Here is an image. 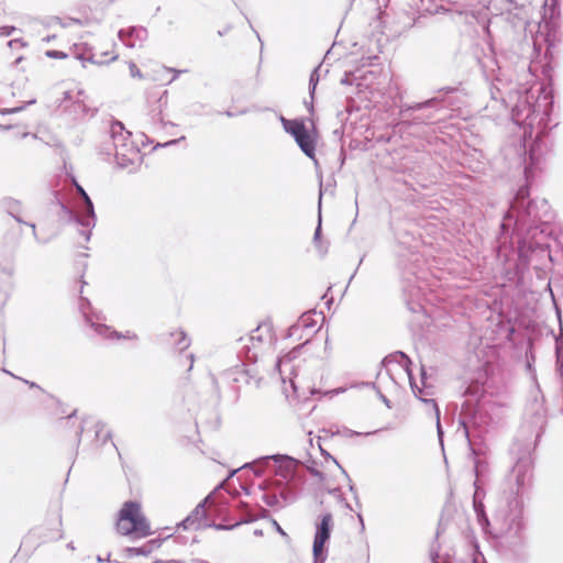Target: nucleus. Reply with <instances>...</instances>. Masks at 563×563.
Returning <instances> with one entry per match:
<instances>
[{"label": "nucleus", "mask_w": 563, "mask_h": 563, "mask_svg": "<svg viewBox=\"0 0 563 563\" xmlns=\"http://www.w3.org/2000/svg\"><path fill=\"white\" fill-rule=\"evenodd\" d=\"M527 154L528 162L526 161L523 169L525 184L518 188L510 200L509 209L500 223L503 234L506 235L511 231L510 241H514L515 238L531 236V234L538 233L552 234L551 224L554 220V212L548 200L530 198V181L533 178V169L538 166L542 156L537 153L536 145Z\"/></svg>", "instance_id": "1"}, {"label": "nucleus", "mask_w": 563, "mask_h": 563, "mask_svg": "<svg viewBox=\"0 0 563 563\" xmlns=\"http://www.w3.org/2000/svg\"><path fill=\"white\" fill-rule=\"evenodd\" d=\"M299 464V460L287 454L264 455L245 463L240 468L232 470L228 477H232L242 470H252L257 477L269 472L272 476L257 487L262 493V499L269 507H284L297 498V492L301 484L297 472Z\"/></svg>", "instance_id": "2"}, {"label": "nucleus", "mask_w": 563, "mask_h": 563, "mask_svg": "<svg viewBox=\"0 0 563 563\" xmlns=\"http://www.w3.org/2000/svg\"><path fill=\"white\" fill-rule=\"evenodd\" d=\"M525 529L522 503L512 498L506 509L497 512L490 531L484 534L499 554L519 559L526 554L527 549Z\"/></svg>", "instance_id": "3"}, {"label": "nucleus", "mask_w": 563, "mask_h": 563, "mask_svg": "<svg viewBox=\"0 0 563 563\" xmlns=\"http://www.w3.org/2000/svg\"><path fill=\"white\" fill-rule=\"evenodd\" d=\"M460 86H445L437 90V95L428 100L413 103H401L399 115L402 123L409 125L433 124L440 118L437 117L442 110L459 107L462 101L455 96Z\"/></svg>", "instance_id": "4"}, {"label": "nucleus", "mask_w": 563, "mask_h": 563, "mask_svg": "<svg viewBox=\"0 0 563 563\" xmlns=\"http://www.w3.org/2000/svg\"><path fill=\"white\" fill-rule=\"evenodd\" d=\"M493 404L481 397L465 399L459 413V424L467 440L470 451L475 453V445L482 444V438L494 423L492 415Z\"/></svg>", "instance_id": "5"}, {"label": "nucleus", "mask_w": 563, "mask_h": 563, "mask_svg": "<svg viewBox=\"0 0 563 563\" xmlns=\"http://www.w3.org/2000/svg\"><path fill=\"white\" fill-rule=\"evenodd\" d=\"M534 97H530L527 93L519 95L516 103L511 107V120L512 122L521 128L533 129L534 124L538 125V132L536 140L530 144L528 152L531 150L533 145H536L537 153L539 156H543L544 151L547 150V144L543 141V137L548 134V125L547 121L550 120V113L548 112V104L543 110L542 114L539 113L537 107H540V103L534 104Z\"/></svg>", "instance_id": "6"}, {"label": "nucleus", "mask_w": 563, "mask_h": 563, "mask_svg": "<svg viewBox=\"0 0 563 563\" xmlns=\"http://www.w3.org/2000/svg\"><path fill=\"white\" fill-rule=\"evenodd\" d=\"M551 234H531V236H519L511 241V244H516L515 253L517 261L515 264V274L521 279L525 276L529 265L534 263V267L544 265L545 262L552 263V256L548 239Z\"/></svg>", "instance_id": "7"}, {"label": "nucleus", "mask_w": 563, "mask_h": 563, "mask_svg": "<svg viewBox=\"0 0 563 563\" xmlns=\"http://www.w3.org/2000/svg\"><path fill=\"white\" fill-rule=\"evenodd\" d=\"M115 529L121 536L146 538L152 534L150 522L136 500L123 503L117 515Z\"/></svg>", "instance_id": "8"}, {"label": "nucleus", "mask_w": 563, "mask_h": 563, "mask_svg": "<svg viewBox=\"0 0 563 563\" xmlns=\"http://www.w3.org/2000/svg\"><path fill=\"white\" fill-rule=\"evenodd\" d=\"M77 189L84 199L79 213L60 200L57 192H55L54 196L57 205L60 207L63 216L66 217L69 222L80 227L79 233L85 238V241L88 242L91 236V230L96 225L97 220L95 207L85 189L79 185H77Z\"/></svg>", "instance_id": "9"}, {"label": "nucleus", "mask_w": 563, "mask_h": 563, "mask_svg": "<svg viewBox=\"0 0 563 563\" xmlns=\"http://www.w3.org/2000/svg\"><path fill=\"white\" fill-rule=\"evenodd\" d=\"M390 362H397L398 364H400L404 367V369L406 371L408 378H409L410 388H411L413 395L419 400H420V398H424V395L433 394L431 390L432 386L428 385V383H427L428 374H427V369H426L424 365H421V368H420V380H421L422 386L419 387L413 377V374H412V369H411L412 361L405 352L396 351V352L387 355L382 361V364L386 365L387 363H390Z\"/></svg>", "instance_id": "10"}, {"label": "nucleus", "mask_w": 563, "mask_h": 563, "mask_svg": "<svg viewBox=\"0 0 563 563\" xmlns=\"http://www.w3.org/2000/svg\"><path fill=\"white\" fill-rule=\"evenodd\" d=\"M333 529L331 512L322 514L316 522V532L312 543L313 563H324L328 558V542Z\"/></svg>", "instance_id": "11"}, {"label": "nucleus", "mask_w": 563, "mask_h": 563, "mask_svg": "<svg viewBox=\"0 0 563 563\" xmlns=\"http://www.w3.org/2000/svg\"><path fill=\"white\" fill-rule=\"evenodd\" d=\"M318 137V131L313 123L311 129H308L307 125H305V128H302V130L294 137L301 152L312 159L316 166H318V159L316 157Z\"/></svg>", "instance_id": "12"}, {"label": "nucleus", "mask_w": 563, "mask_h": 563, "mask_svg": "<svg viewBox=\"0 0 563 563\" xmlns=\"http://www.w3.org/2000/svg\"><path fill=\"white\" fill-rule=\"evenodd\" d=\"M532 457L530 453L522 454L517 459L512 468L515 481L517 484V494H519L527 483H529L532 471Z\"/></svg>", "instance_id": "13"}, {"label": "nucleus", "mask_w": 563, "mask_h": 563, "mask_svg": "<svg viewBox=\"0 0 563 563\" xmlns=\"http://www.w3.org/2000/svg\"><path fill=\"white\" fill-rule=\"evenodd\" d=\"M90 307V301L85 298V297H80V310L86 319V322L95 329V331L100 334V335H107L108 332H111L112 336L113 338H117V339H121V338H132V339H136V334H132L130 335V332H126V335H123L122 333L118 332V331H111L110 330V327L106 325V324H99V323H96L92 321V319L88 316V313L86 312V309Z\"/></svg>", "instance_id": "14"}, {"label": "nucleus", "mask_w": 563, "mask_h": 563, "mask_svg": "<svg viewBox=\"0 0 563 563\" xmlns=\"http://www.w3.org/2000/svg\"><path fill=\"white\" fill-rule=\"evenodd\" d=\"M113 148L115 162L121 168L132 165L139 153L132 141L128 143H120Z\"/></svg>", "instance_id": "15"}, {"label": "nucleus", "mask_w": 563, "mask_h": 563, "mask_svg": "<svg viewBox=\"0 0 563 563\" xmlns=\"http://www.w3.org/2000/svg\"><path fill=\"white\" fill-rule=\"evenodd\" d=\"M118 37L124 43L126 47H134L135 42H143L147 38V30L143 26H131L129 29H121L118 32Z\"/></svg>", "instance_id": "16"}, {"label": "nucleus", "mask_w": 563, "mask_h": 563, "mask_svg": "<svg viewBox=\"0 0 563 563\" xmlns=\"http://www.w3.org/2000/svg\"><path fill=\"white\" fill-rule=\"evenodd\" d=\"M109 135L111 140V144L113 147L118 146L120 143H128L131 142V132L125 130L124 124L115 119L111 120L110 129H109Z\"/></svg>", "instance_id": "17"}, {"label": "nucleus", "mask_w": 563, "mask_h": 563, "mask_svg": "<svg viewBox=\"0 0 563 563\" xmlns=\"http://www.w3.org/2000/svg\"><path fill=\"white\" fill-rule=\"evenodd\" d=\"M507 20L514 29L526 30L528 25V12L525 5H516L514 10L507 11Z\"/></svg>", "instance_id": "18"}, {"label": "nucleus", "mask_w": 563, "mask_h": 563, "mask_svg": "<svg viewBox=\"0 0 563 563\" xmlns=\"http://www.w3.org/2000/svg\"><path fill=\"white\" fill-rule=\"evenodd\" d=\"M316 327V321L313 320L310 312L303 313L296 323L291 324L288 330L286 338H292L297 335L298 331L302 329H312Z\"/></svg>", "instance_id": "19"}, {"label": "nucleus", "mask_w": 563, "mask_h": 563, "mask_svg": "<svg viewBox=\"0 0 563 563\" xmlns=\"http://www.w3.org/2000/svg\"><path fill=\"white\" fill-rule=\"evenodd\" d=\"M471 454L473 455L475 481L483 482L488 465L486 461L481 457L482 449L479 445H475V453L471 451Z\"/></svg>", "instance_id": "20"}, {"label": "nucleus", "mask_w": 563, "mask_h": 563, "mask_svg": "<svg viewBox=\"0 0 563 563\" xmlns=\"http://www.w3.org/2000/svg\"><path fill=\"white\" fill-rule=\"evenodd\" d=\"M473 509L476 514L477 522L481 526L483 532L490 531V526L493 523L489 521L485 511L484 501L481 499H473Z\"/></svg>", "instance_id": "21"}, {"label": "nucleus", "mask_w": 563, "mask_h": 563, "mask_svg": "<svg viewBox=\"0 0 563 563\" xmlns=\"http://www.w3.org/2000/svg\"><path fill=\"white\" fill-rule=\"evenodd\" d=\"M320 70H321V64L313 68V70L310 74L309 77V97L310 101H305V104L307 107V110L312 114L313 113V100H314V93L318 86V82L320 80Z\"/></svg>", "instance_id": "22"}, {"label": "nucleus", "mask_w": 563, "mask_h": 563, "mask_svg": "<svg viewBox=\"0 0 563 563\" xmlns=\"http://www.w3.org/2000/svg\"><path fill=\"white\" fill-rule=\"evenodd\" d=\"M280 122L286 133L295 137L305 128L306 123L301 119H286L280 115Z\"/></svg>", "instance_id": "23"}, {"label": "nucleus", "mask_w": 563, "mask_h": 563, "mask_svg": "<svg viewBox=\"0 0 563 563\" xmlns=\"http://www.w3.org/2000/svg\"><path fill=\"white\" fill-rule=\"evenodd\" d=\"M396 241L399 245L404 246L407 251L410 253L413 252V250L417 247V240L416 238L409 233L408 231H398L395 234Z\"/></svg>", "instance_id": "24"}, {"label": "nucleus", "mask_w": 563, "mask_h": 563, "mask_svg": "<svg viewBox=\"0 0 563 563\" xmlns=\"http://www.w3.org/2000/svg\"><path fill=\"white\" fill-rule=\"evenodd\" d=\"M420 401H422L426 405H431L432 406V409L434 410V415H435V419H437V433H438V438H439V441H440L441 445L443 446V434H444V431H443L442 426H441V421H440L441 411H440V408H439L437 401L434 399H432V398H420Z\"/></svg>", "instance_id": "25"}, {"label": "nucleus", "mask_w": 563, "mask_h": 563, "mask_svg": "<svg viewBox=\"0 0 563 563\" xmlns=\"http://www.w3.org/2000/svg\"><path fill=\"white\" fill-rule=\"evenodd\" d=\"M322 196H323V185L322 183H320V190H319V217H318V225L314 230V234H313V242L316 244V246L321 250V235H322V230H321V201H322ZM322 254H325L327 253V250L324 251H320Z\"/></svg>", "instance_id": "26"}, {"label": "nucleus", "mask_w": 563, "mask_h": 563, "mask_svg": "<svg viewBox=\"0 0 563 563\" xmlns=\"http://www.w3.org/2000/svg\"><path fill=\"white\" fill-rule=\"evenodd\" d=\"M0 206L11 217L21 211V202L12 197H4L0 201Z\"/></svg>", "instance_id": "27"}, {"label": "nucleus", "mask_w": 563, "mask_h": 563, "mask_svg": "<svg viewBox=\"0 0 563 563\" xmlns=\"http://www.w3.org/2000/svg\"><path fill=\"white\" fill-rule=\"evenodd\" d=\"M170 336H177L176 341H175V347L179 351V352H183L185 350H187L189 346H190V339L188 338L187 333L183 330H179L177 332H170L169 333Z\"/></svg>", "instance_id": "28"}, {"label": "nucleus", "mask_w": 563, "mask_h": 563, "mask_svg": "<svg viewBox=\"0 0 563 563\" xmlns=\"http://www.w3.org/2000/svg\"><path fill=\"white\" fill-rule=\"evenodd\" d=\"M470 550H471V556H472V563H486V560L481 552L479 543L476 540L475 537H472L470 540Z\"/></svg>", "instance_id": "29"}, {"label": "nucleus", "mask_w": 563, "mask_h": 563, "mask_svg": "<svg viewBox=\"0 0 563 563\" xmlns=\"http://www.w3.org/2000/svg\"><path fill=\"white\" fill-rule=\"evenodd\" d=\"M76 57L79 60H81L82 63L88 62V63H91V64H95V65H107L110 62L117 60L119 56L117 54H114L108 60L101 59V58H97L95 54H89V56H86L85 54H80V55H78Z\"/></svg>", "instance_id": "30"}, {"label": "nucleus", "mask_w": 563, "mask_h": 563, "mask_svg": "<svg viewBox=\"0 0 563 563\" xmlns=\"http://www.w3.org/2000/svg\"><path fill=\"white\" fill-rule=\"evenodd\" d=\"M210 496H208L206 499H203L202 501H200L195 508L194 510L188 515L189 517H191V519L196 522H201L202 519H206V501L207 499L209 498Z\"/></svg>", "instance_id": "31"}, {"label": "nucleus", "mask_w": 563, "mask_h": 563, "mask_svg": "<svg viewBox=\"0 0 563 563\" xmlns=\"http://www.w3.org/2000/svg\"><path fill=\"white\" fill-rule=\"evenodd\" d=\"M301 347H302V345H297L294 349H291L287 354H285L284 356L279 357L277 360L276 367L278 368L279 372H280V365L283 363H290L292 360H295L299 356Z\"/></svg>", "instance_id": "32"}, {"label": "nucleus", "mask_w": 563, "mask_h": 563, "mask_svg": "<svg viewBox=\"0 0 563 563\" xmlns=\"http://www.w3.org/2000/svg\"><path fill=\"white\" fill-rule=\"evenodd\" d=\"M317 462L312 460L311 457L305 463L306 470L316 478L319 479V482H323L325 479V475L323 472L319 471L317 467Z\"/></svg>", "instance_id": "33"}, {"label": "nucleus", "mask_w": 563, "mask_h": 563, "mask_svg": "<svg viewBox=\"0 0 563 563\" xmlns=\"http://www.w3.org/2000/svg\"><path fill=\"white\" fill-rule=\"evenodd\" d=\"M176 529H194V530H200L201 529V522H196L191 519V517L187 516L184 520L177 523Z\"/></svg>", "instance_id": "34"}, {"label": "nucleus", "mask_w": 563, "mask_h": 563, "mask_svg": "<svg viewBox=\"0 0 563 563\" xmlns=\"http://www.w3.org/2000/svg\"><path fill=\"white\" fill-rule=\"evenodd\" d=\"M125 552H126V556L130 559L134 558V556H146L150 554L145 543L141 547L126 548Z\"/></svg>", "instance_id": "35"}, {"label": "nucleus", "mask_w": 563, "mask_h": 563, "mask_svg": "<svg viewBox=\"0 0 563 563\" xmlns=\"http://www.w3.org/2000/svg\"><path fill=\"white\" fill-rule=\"evenodd\" d=\"M173 536H174V533H168V534H167L166 537H164V538H154V539H151V540H148L147 542H145L146 548H147V550H148L150 554H151L154 550H156V549L161 548V547H162V544H163V542H164L165 540H167V539L172 538Z\"/></svg>", "instance_id": "36"}, {"label": "nucleus", "mask_w": 563, "mask_h": 563, "mask_svg": "<svg viewBox=\"0 0 563 563\" xmlns=\"http://www.w3.org/2000/svg\"><path fill=\"white\" fill-rule=\"evenodd\" d=\"M319 448H320V453L321 455L325 459V460H331L342 472V474L349 478V474L342 467V465L338 462V460L332 456L327 450H324L320 444H319Z\"/></svg>", "instance_id": "37"}, {"label": "nucleus", "mask_w": 563, "mask_h": 563, "mask_svg": "<svg viewBox=\"0 0 563 563\" xmlns=\"http://www.w3.org/2000/svg\"><path fill=\"white\" fill-rule=\"evenodd\" d=\"M100 153L107 156H114V148L111 144L110 135H108V139L101 144Z\"/></svg>", "instance_id": "38"}, {"label": "nucleus", "mask_w": 563, "mask_h": 563, "mask_svg": "<svg viewBox=\"0 0 563 563\" xmlns=\"http://www.w3.org/2000/svg\"><path fill=\"white\" fill-rule=\"evenodd\" d=\"M484 497H485V490L483 488V482L474 481L473 499L484 500Z\"/></svg>", "instance_id": "39"}, {"label": "nucleus", "mask_w": 563, "mask_h": 563, "mask_svg": "<svg viewBox=\"0 0 563 563\" xmlns=\"http://www.w3.org/2000/svg\"><path fill=\"white\" fill-rule=\"evenodd\" d=\"M253 519H249V520H239V521H235L233 523H217L214 529L216 530H232L234 529L235 527L242 525L243 522H249V521H252Z\"/></svg>", "instance_id": "40"}, {"label": "nucleus", "mask_w": 563, "mask_h": 563, "mask_svg": "<svg viewBox=\"0 0 563 563\" xmlns=\"http://www.w3.org/2000/svg\"><path fill=\"white\" fill-rule=\"evenodd\" d=\"M431 563H451V559L449 556L442 558L438 551L433 548L430 553Z\"/></svg>", "instance_id": "41"}, {"label": "nucleus", "mask_w": 563, "mask_h": 563, "mask_svg": "<svg viewBox=\"0 0 563 563\" xmlns=\"http://www.w3.org/2000/svg\"><path fill=\"white\" fill-rule=\"evenodd\" d=\"M45 55L48 57V58H54V59H65L68 57V55L63 52V51H57V49H49V51H46Z\"/></svg>", "instance_id": "42"}, {"label": "nucleus", "mask_w": 563, "mask_h": 563, "mask_svg": "<svg viewBox=\"0 0 563 563\" xmlns=\"http://www.w3.org/2000/svg\"><path fill=\"white\" fill-rule=\"evenodd\" d=\"M243 376H246L247 378L245 379V382L247 384L251 383V379H253L255 382V385L256 387L260 386V383H261V378L260 377H256V375L253 374V369L252 368H247L245 369V372L243 373Z\"/></svg>", "instance_id": "43"}, {"label": "nucleus", "mask_w": 563, "mask_h": 563, "mask_svg": "<svg viewBox=\"0 0 563 563\" xmlns=\"http://www.w3.org/2000/svg\"><path fill=\"white\" fill-rule=\"evenodd\" d=\"M166 96H167V90L163 91V93L157 99V101L159 103H162L163 99L166 98ZM161 114H162V104L158 106V111L153 114V117H152L153 121H159L161 122L162 121Z\"/></svg>", "instance_id": "44"}, {"label": "nucleus", "mask_w": 563, "mask_h": 563, "mask_svg": "<svg viewBox=\"0 0 563 563\" xmlns=\"http://www.w3.org/2000/svg\"><path fill=\"white\" fill-rule=\"evenodd\" d=\"M12 218L18 222V223H22V224H25V225H29L30 228H32V232H33V235L36 238V227L34 223L32 222H26L24 221L19 213H16L15 216H12Z\"/></svg>", "instance_id": "45"}, {"label": "nucleus", "mask_w": 563, "mask_h": 563, "mask_svg": "<svg viewBox=\"0 0 563 563\" xmlns=\"http://www.w3.org/2000/svg\"><path fill=\"white\" fill-rule=\"evenodd\" d=\"M129 69L132 77L143 78L142 71L133 62L130 63Z\"/></svg>", "instance_id": "46"}, {"label": "nucleus", "mask_w": 563, "mask_h": 563, "mask_svg": "<svg viewBox=\"0 0 563 563\" xmlns=\"http://www.w3.org/2000/svg\"><path fill=\"white\" fill-rule=\"evenodd\" d=\"M166 71H169V73H173V77L172 79L168 81V84L173 82L174 80H176L178 78V76L181 74V73H186L187 70L184 69H176V68H169V67H165L164 68Z\"/></svg>", "instance_id": "47"}, {"label": "nucleus", "mask_w": 563, "mask_h": 563, "mask_svg": "<svg viewBox=\"0 0 563 563\" xmlns=\"http://www.w3.org/2000/svg\"><path fill=\"white\" fill-rule=\"evenodd\" d=\"M185 139H186L185 136H180L179 139L170 140V141L165 142V143H159V144L156 145V147H168V146H172V145H176L180 141H184Z\"/></svg>", "instance_id": "48"}, {"label": "nucleus", "mask_w": 563, "mask_h": 563, "mask_svg": "<svg viewBox=\"0 0 563 563\" xmlns=\"http://www.w3.org/2000/svg\"><path fill=\"white\" fill-rule=\"evenodd\" d=\"M15 31L14 26H1L0 27V36H10Z\"/></svg>", "instance_id": "49"}, {"label": "nucleus", "mask_w": 563, "mask_h": 563, "mask_svg": "<svg viewBox=\"0 0 563 563\" xmlns=\"http://www.w3.org/2000/svg\"><path fill=\"white\" fill-rule=\"evenodd\" d=\"M342 85H352L353 84V75L351 73H344L343 77L340 79Z\"/></svg>", "instance_id": "50"}, {"label": "nucleus", "mask_w": 563, "mask_h": 563, "mask_svg": "<svg viewBox=\"0 0 563 563\" xmlns=\"http://www.w3.org/2000/svg\"><path fill=\"white\" fill-rule=\"evenodd\" d=\"M263 329H265L268 333H271V332H272V330H273V324H272V322L266 321V322L261 323V324H260V325L254 330V332H258L260 330H263Z\"/></svg>", "instance_id": "51"}, {"label": "nucleus", "mask_w": 563, "mask_h": 563, "mask_svg": "<svg viewBox=\"0 0 563 563\" xmlns=\"http://www.w3.org/2000/svg\"><path fill=\"white\" fill-rule=\"evenodd\" d=\"M377 395L379 399L384 402V405L390 409L391 408V401L379 390L377 389Z\"/></svg>", "instance_id": "52"}, {"label": "nucleus", "mask_w": 563, "mask_h": 563, "mask_svg": "<svg viewBox=\"0 0 563 563\" xmlns=\"http://www.w3.org/2000/svg\"><path fill=\"white\" fill-rule=\"evenodd\" d=\"M217 522L214 521H210L208 519V517L206 516V519H202L201 521V529H207V528H213L216 527Z\"/></svg>", "instance_id": "53"}, {"label": "nucleus", "mask_w": 563, "mask_h": 563, "mask_svg": "<svg viewBox=\"0 0 563 563\" xmlns=\"http://www.w3.org/2000/svg\"><path fill=\"white\" fill-rule=\"evenodd\" d=\"M217 522L214 521H210L208 519V517L206 516V519H202L201 521V529H207V528H213L216 527Z\"/></svg>", "instance_id": "54"}, {"label": "nucleus", "mask_w": 563, "mask_h": 563, "mask_svg": "<svg viewBox=\"0 0 563 563\" xmlns=\"http://www.w3.org/2000/svg\"><path fill=\"white\" fill-rule=\"evenodd\" d=\"M104 427H106L104 422H102V421L96 422L95 428H96V437L97 438L100 437V434H101L102 430L104 429Z\"/></svg>", "instance_id": "55"}, {"label": "nucleus", "mask_w": 563, "mask_h": 563, "mask_svg": "<svg viewBox=\"0 0 563 563\" xmlns=\"http://www.w3.org/2000/svg\"><path fill=\"white\" fill-rule=\"evenodd\" d=\"M25 106H20V107H15V108H11V109H4L2 113H18L22 110H24Z\"/></svg>", "instance_id": "56"}, {"label": "nucleus", "mask_w": 563, "mask_h": 563, "mask_svg": "<svg viewBox=\"0 0 563 563\" xmlns=\"http://www.w3.org/2000/svg\"><path fill=\"white\" fill-rule=\"evenodd\" d=\"M349 481V489L354 494V497L357 499L356 488L354 484L352 483L351 478H346Z\"/></svg>", "instance_id": "57"}, {"label": "nucleus", "mask_w": 563, "mask_h": 563, "mask_svg": "<svg viewBox=\"0 0 563 563\" xmlns=\"http://www.w3.org/2000/svg\"><path fill=\"white\" fill-rule=\"evenodd\" d=\"M249 341H251V342H254V341L262 342V341H263V338H262V335H255V334L253 333V334H251V335L249 336Z\"/></svg>", "instance_id": "58"}, {"label": "nucleus", "mask_w": 563, "mask_h": 563, "mask_svg": "<svg viewBox=\"0 0 563 563\" xmlns=\"http://www.w3.org/2000/svg\"><path fill=\"white\" fill-rule=\"evenodd\" d=\"M82 431H84V428H82V427H80V428L76 431L77 445L80 443V438H81Z\"/></svg>", "instance_id": "59"}, {"label": "nucleus", "mask_w": 563, "mask_h": 563, "mask_svg": "<svg viewBox=\"0 0 563 563\" xmlns=\"http://www.w3.org/2000/svg\"><path fill=\"white\" fill-rule=\"evenodd\" d=\"M111 438H112L111 431H107L102 439V443H106L108 440H111Z\"/></svg>", "instance_id": "60"}, {"label": "nucleus", "mask_w": 563, "mask_h": 563, "mask_svg": "<svg viewBox=\"0 0 563 563\" xmlns=\"http://www.w3.org/2000/svg\"><path fill=\"white\" fill-rule=\"evenodd\" d=\"M25 384H27L31 388H40V386L34 382H29L26 379H23Z\"/></svg>", "instance_id": "61"}, {"label": "nucleus", "mask_w": 563, "mask_h": 563, "mask_svg": "<svg viewBox=\"0 0 563 563\" xmlns=\"http://www.w3.org/2000/svg\"><path fill=\"white\" fill-rule=\"evenodd\" d=\"M274 525L277 529V531L283 534V536H286L285 531L282 529V527L274 520Z\"/></svg>", "instance_id": "62"}, {"label": "nucleus", "mask_w": 563, "mask_h": 563, "mask_svg": "<svg viewBox=\"0 0 563 563\" xmlns=\"http://www.w3.org/2000/svg\"><path fill=\"white\" fill-rule=\"evenodd\" d=\"M368 59V65H373L374 64V60H377L378 59V56L374 55V56H368L367 57Z\"/></svg>", "instance_id": "63"}, {"label": "nucleus", "mask_w": 563, "mask_h": 563, "mask_svg": "<svg viewBox=\"0 0 563 563\" xmlns=\"http://www.w3.org/2000/svg\"><path fill=\"white\" fill-rule=\"evenodd\" d=\"M344 161H345V152L343 150H341V152H340L341 166L344 164Z\"/></svg>", "instance_id": "64"}]
</instances>
